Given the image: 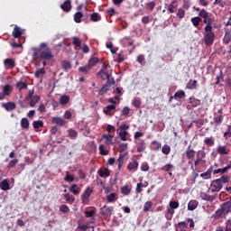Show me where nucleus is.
Instances as JSON below:
<instances>
[{
    "instance_id": "nucleus-1",
    "label": "nucleus",
    "mask_w": 231,
    "mask_h": 231,
    "mask_svg": "<svg viewBox=\"0 0 231 231\" xmlns=\"http://www.w3.org/2000/svg\"><path fill=\"white\" fill-rule=\"evenodd\" d=\"M225 183H228V177L223 175L221 178L214 180L211 182L209 190H211V192H219Z\"/></svg>"
},
{
    "instance_id": "nucleus-2",
    "label": "nucleus",
    "mask_w": 231,
    "mask_h": 231,
    "mask_svg": "<svg viewBox=\"0 0 231 231\" xmlns=\"http://www.w3.org/2000/svg\"><path fill=\"white\" fill-rule=\"evenodd\" d=\"M199 15L203 19L204 24L214 23V14H212V13H208L207 10L202 9L199 13Z\"/></svg>"
},
{
    "instance_id": "nucleus-3",
    "label": "nucleus",
    "mask_w": 231,
    "mask_h": 231,
    "mask_svg": "<svg viewBox=\"0 0 231 231\" xmlns=\"http://www.w3.org/2000/svg\"><path fill=\"white\" fill-rule=\"evenodd\" d=\"M93 194V189L90 187H88L83 194L81 195V201L83 205H88L89 203V198H91V195Z\"/></svg>"
},
{
    "instance_id": "nucleus-4",
    "label": "nucleus",
    "mask_w": 231,
    "mask_h": 231,
    "mask_svg": "<svg viewBox=\"0 0 231 231\" xmlns=\"http://www.w3.org/2000/svg\"><path fill=\"white\" fill-rule=\"evenodd\" d=\"M55 57L51 49L47 48L45 51H42L40 53V60H51Z\"/></svg>"
},
{
    "instance_id": "nucleus-5",
    "label": "nucleus",
    "mask_w": 231,
    "mask_h": 231,
    "mask_svg": "<svg viewBox=\"0 0 231 231\" xmlns=\"http://www.w3.org/2000/svg\"><path fill=\"white\" fill-rule=\"evenodd\" d=\"M214 39H216V33L214 32L204 33V44L206 46H212V44H214Z\"/></svg>"
},
{
    "instance_id": "nucleus-6",
    "label": "nucleus",
    "mask_w": 231,
    "mask_h": 231,
    "mask_svg": "<svg viewBox=\"0 0 231 231\" xmlns=\"http://www.w3.org/2000/svg\"><path fill=\"white\" fill-rule=\"evenodd\" d=\"M99 213L103 217H111V214H113V208L105 205L103 208H100Z\"/></svg>"
},
{
    "instance_id": "nucleus-7",
    "label": "nucleus",
    "mask_w": 231,
    "mask_h": 231,
    "mask_svg": "<svg viewBox=\"0 0 231 231\" xmlns=\"http://www.w3.org/2000/svg\"><path fill=\"white\" fill-rule=\"evenodd\" d=\"M220 208L222 209L225 216H226V214H230V212H231V201L224 202L220 206Z\"/></svg>"
},
{
    "instance_id": "nucleus-8",
    "label": "nucleus",
    "mask_w": 231,
    "mask_h": 231,
    "mask_svg": "<svg viewBox=\"0 0 231 231\" xmlns=\"http://www.w3.org/2000/svg\"><path fill=\"white\" fill-rule=\"evenodd\" d=\"M115 109H116V105H108L104 108L103 113L105 115H107V116H113V115H115L113 113V111H115Z\"/></svg>"
},
{
    "instance_id": "nucleus-9",
    "label": "nucleus",
    "mask_w": 231,
    "mask_h": 231,
    "mask_svg": "<svg viewBox=\"0 0 231 231\" xmlns=\"http://www.w3.org/2000/svg\"><path fill=\"white\" fill-rule=\"evenodd\" d=\"M51 124H55L56 125L62 127V125L66 124V120L60 116H53L51 118Z\"/></svg>"
},
{
    "instance_id": "nucleus-10",
    "label": "nucleus",
    "mask_w": 231,
    "mask_h": 231,
    "mask_svg": "<svg viewBox=\"0 0 231 231\" xmlns=\"http://www.w3.org/2000/svg\"><path fill=\"white\" fill-rule=\"evenodd\" d=\"M23 29L15 25L13 30V37L14 39H21V37H23Z\"/></svg>"
},
{
    "instance_id": "nucleus-11",
    "label": "nucleus",
    "mask_w": 231,
    "mask_h": 231,
    "mask_svg": "<svg viewBox=\"0 0 231 231\" xmlns=\"http://www.w3.org/2000/svg\"><path fill=\"white\" fill-rule=\"evenodd\" d=\"M214 171V168L210 166L206 172L200 173V178L203 180H210L212 178V172Z\"/></svg>"
},
{
    "instance_id": "nucleus-12",
    "label": "nucleus",
    "mask_w": 231,
    "mask_h": 231,
    "mask_svg": "<svg viewBox=\"0 0 231 231\" xmlns=\"http://www.w3.org/2000/svg\"><path fill=\"white\" fill-rule=\"evenodd\" d=\"M98 62H100V60L98 59V57H96L94 54L90 57L87 65H88L91 69V68H95V66H97Z\"/></svg>"
},
{
    "instance_id": "nucleus-13",
    "label": "nucleus",
    "mask_w": 231,
    "mask_h": 231,
    "mask_svg": "<svg viewBox=\"0 0 231 231\" xmlns=\"http://www.w3.org/2000/svg\"><path fill=\"white\" fill-rule=\"evenodd\" d=\"M4 64L6 69H14V68H15V61L10 58L5 59Z\"/></svg>"
},
{
    "instance_id": "nucleus-14",
    "label": "nucleus",
    "mask_w": 231,
    "mask_h": 231,
    "mask_svg": "<svg viewBox=\"0 0 231 231\" xmlns=\"http://www.w3.org/2000/svg\"><path fill=\"white\" fill-rule=\"evenodd\" d=\"M138 162L137 161H133L128 163L127 165V170L130 171L131 172H136L138 171Z\"/></svg>"
},
{
    "instance_id": "nucleus-15",
    "label": "nucleus",
    "mask_w": 231,
    "mask_h": 231,
    "mask_svg": "<svg viewBox=\"0 0 231 231\" xmlns=\"http://www.w3.org/2000/svg\"><path fill=\"white\" fill-rule=\"evenodd\" d=\"M200 198H201V199H203V201H209L210 203H212V201H214L216 199V196L208 195L205 192L200 193Z\"/></svg>"
},
{
    "instance_id": "nucleus-16",
    "label": "nucleus",
    "mask_w": 231,
    "mask_h": 231,
    "mask_svg": "<svg viewBox=\"0 0 231 231\" xmlns=\"http://www.w3.org/2000/svg\"><path fill=\"white\" fill-rule=\"evenodd\" d=\"M97 173L99 174L100 178H109L111 175V171L107 168H101L98 170Z\"/></svg>"
},
{
    "instance_id": "nucleus-17",
    "label": "nucleus",
    "mask_w": 231,
    "mask_h": 231,
    "mask_svg": "<svg viewBox=\"0 0 231 231\" xmlns=\"http://www.w3.org/2000/svg\"><path fill=\"white\" fill-rule=\"evenodd\" d=\"M217 151L218 154H220V156H225L226 154H230V149L226 148V146L219 145L217 148Z\"/></svg>"
},
{
    "instance_id": "nucleus-18",
    "label": "nucleus",
    "mask_w": 231,
    "mask_h": 231,
    "mask_svg": "<svg viewBox=\"0 0 231 231\" xmlns=\"http://www.w3.org/2000/svg\"><path fill=\"white\" fill-rule=\"evenodd\" d=\"M2 107L5 109V111H14L15 109L16 105L14 102H7V103H3Z\"/></svg>"
},
{
    "instance_id": "nucleus-19",
    "label": "nucleus",
    "mask_w": 231,
    "mask_h": 231,
    "mask_svg": "<svg viewBox=\"0 0 231 231\" xmlns=\"http://www.w3.org/2000/svg\"><path fill=\"white\" fill-rule=\"evenodd\" d=\"M60 8L63 12H70L71 11V0H66L62 5H60Z\"/></svg>"
},
{
    "instance_id": "nucleus-20",
    "label": "nucleus",
    "mask_w": 231,
    "mask_h": 231,
    "mask_svg": "<svg viewBox=\"0 0 231 231\" xmlns=\"http://www.w3.org/2000/svg\"><path fill=\"white\" fill-rule=\"evenodd\" d=\"M186 157L188 160H194V158L196 157V151L189 146L186 150Z\"/></svg>"
},
{
    "instance_id": "nucleus-21",
    "label": "nucleus",
    "mask_w": 231,
    "mask_h": 231,
    "mask_svg": "<svg viewBox=\"0 0 231 231\" xmlns=\"http://www.w3.org/2000/svg\"><path fill=\"white\" fill-rule=\"evenodd\" d=\"M20 106L23 108L30 107V93L27 94L23 100L20 101Z\"/></svg>"
},
{
    "instance_id": "nucleus-22",
    "label": "nucleus",
    "mask_w": 231,
    "mask_h": 231,
    "mask_svg": "<svg viewBox=\"0 0 231 231\" xmlns=\"http://www.w3.org/2000/svg\"><path fill=\"white\" fill-rule=\"evenodd\" d=\"M30 106L31 107H33L35 106V104H37V102H39V100H41V96L39 95H35L33 96V94L30 95Z\"/></svg>"
},
{
    "instance_id": "nucleus-23",
    "label": "nucleus",
    "mask_w": 231,
    "mask_h": 231,
    "mask_svg": "<svg viewBox=\"0 0 231 231\" xmlns=\"http://www.w3.org/2000/svg\"><path fill=\"white\" fill-rule=\"evenodd\" d=\"M213 120L217 125H221L223 124L224 116L223 115H218L215 113Z\"/></svg>"
},
{
    "instance_id": "nucleus-24",
    "label": "nucleus",
    "mask_w": 231,
    "mask_h": 231,
    "mask_svg": "<svg viewBox=\"0 0 231 231\" xmlns=\"http://www.w3.org/2000/svg\"><path fill=\"white\" fill-rule=\"evenodd\" d=\"M145 151V141L139 139L137 142V152H143Z\"/></svg>"
},
{
    "instance_id": "nucleus-25",
    "label": "nucleus",
    "mask_w": 231,
    "mask_h": 231,
    "mask_svg": "<svg viewBox=\"0 0 231 231\" xmlns=\"http://www.w3.org/2000/svg\"><path fill=\"white\" fill-rule=\"evenodd\" d=\"M231 169V165L228 164L227 166L222 168V169H217V170H214L213 171V174H225V172H228V171H230Z\"/></svg>"
},
{
    "instance_id": "nucleus-26",
    "label": "nucleus",
    "mask_w": 231,
    "mask_h": 231,
    "mask_svg": "<svg viewBox=\"0 0 231 231\" xmlns=\"http://www.w3.org/2000/svg\"><path fill=\"white\" fill-rule=\"evenodd\" d=\"M189 103L192 106V107H198V106L201 104V100L196 97H190L189 98Z\"/></svg>"
},
{
    "instance_id": "nucleus-27",
    "label": "nucleus",
    "mask_w": 231,
    "mask_h": 231,
    "mask_svg": "<svg viewBox=\"0 0 231 231\" xmlns=\"http://www.w3.org/2000/svg\"><path fill=\"white\" fill-rule=\"evenodd\" d=\"M198 205H199V202H198V200H190L188 203V210H196L198 208Z\"/></svg>"
},
{
    "instance_id": "nucleus-28",
    "label": "nucleus",
    "mask_w": 231,
    "mask_h": 231,
    "mask_svg": "<svg viewBox=\"0 0 231 231\" xmlns=\"http://www.w3.org/2000/svg\"><path fill=\"white\" fill-rule=\"evenodd\" d=\"M102 138L105 141L106 145H113V135L111 134H103Z\"/></svg>"
},
{
    "instance_id": "nucleus-29",
    "label": "nucleus",
    "mask_w": 231,
    "mask_h": 231,
    "mask_svg": "<svg viewBox=\"0 0 231 231\" xmlns=\"http://www.w3.org/2000/svg\"><path fill=\"white\" fill-rule=\"evenodd\" d=\"M59 103L60 106H67V104H69V97L66 95L61 96L60 97Z\"/></svg>"
},
{
    "instance_id": "nucleus-30",
    "label": "nucleus",
    "mask_w": 231,
    "mask_h": 231,
    "mask_svg": "<svg viewBox=\"0 0 231 231\" xmlns=\"http://www.w3.org/2000/svg\"><path fill=\"white\" fill-rule=\"evenodd\" d=\"M118 199V197L116 196V193H110L106 196V201L108 203H115Z\"/></svg>"
},
{
    "instance_id": "nucleus-31",
    "label": "nucleus",
    "mask_w": 231,
    "mask_h": 231,
    "mask_svg": "<svg viewBox=\"0 0 231 231\" xmlns=\"http://www.w3.org/2000/svg\"><path fill=\"white\" fill-rule=\"evenodd\" d=\"M204 143L208 145V147H214V143H216V141H214V137H206L204 139Z\"/></svg>"
},
{
    "instance_id": "nucleus-32",
    "label": "nucleus",
    "mask_w": 231,
    "mask_h": 231,
    "mask_svg": "<svg viewBox=\"0 0 231 231\" xmlns=\"http://www.w3.org/2000/svg\"><path fill=\"white\" fill-rule=\"evenodd\" d=\"M61 68L64 71H69V69H71V62L69 60H63L61 62Z\"/></svg>"
},
{
    "instance_id": "nucleus-33",
    "label": "nucleus",
    "mask_w": 231,
    "mask_h": 231,
    "mask_svg": "<svg viewBox=\"0 0 231 231\" xmlns=\"http://www.w3.org/2000/svg\"><path fill=\"white\" fill-rule=\"evenodd\" d=\"M0 189L2 190H10V183L8 182L7 180H4L0 183Z\"/></svg>"
},
{
    "instance_id": "nucleus-34",
    "label": "nucleus",
    "mask_w": 231,
    "mask_h": 231,
    "mask_svg": "<svg viewBox=\"0 0 231 231\" xmlns=\"http://www.w3.org/2000/svg\"><path fill=\"white\" fill-rule=\"evenodd\" d=\"M90 20L93 23H98V21L102 20V16H100V14H98V13H93L90 14Z\"/></svg>"
},
{
    "instance_id": "nucleus-35",
    "label": "nucleus",
    "mask_w": 231,
    "mask_h": 231,
    "mask_svg": "<svg viewBox=\"0 0 231 231\" xmlns=\"http://www.w3.org/2000/svg\"><path fill=\"white\" fill-rule=\"evenodd\" d=\"M185 97H187V95L185 94V91H183V90H178L174 94L175 100H178V98L179 99L185 98Z\"/></svg>"
},
{
    "instance_id": "nucleus-36",
    "label": "nucleus",
    "mask_w": 231,
    "mask_h": 231,
    "mask_svg": "<svg viewBox=\"0 0 231 231\" xmlns=\"http://www.w3.org/2000/svg\"><path fill=\"white\" fill-rule=\"evenodd\" d=\"M69 190H70V192H73L75 194V196L80 194V188H79V186L77 184H72L69 187Z\"/></svg>"
},
{
    "instance_id": "nucleus-37",
    "label": "nucleus",
    "mask_w": 231,
    "mask_h": 231,
    "mask_svg": "<svg viewBox=\"0 0 231 231\" xmlns=\"http://www.w3.org/2000/svg\"><path fill=\"white\" fill-rule=\"evenodd\" d=\"M200 156L198 155L195 162H194V166L195 167H198V165H199V162H202L203 158H205L206 154H205V152H200Z\"/></svg>"
},
{
    "instance_id": "nucleus-38",
    "label": "nucleus",
    "mask_w": 231,
    "mask_h": 231,
    "mask_svg": "<svg viewBox=\"0 0 231 231\" xmlns=\"http://www.w3.org/2000/svg\"><path fill=\"white\" fill-rule=\"evenodd\" d=\"M121 194H123V196H129V194H131V187L123 186L121 188Z\"/></svg>"
},
{
    "instance_id": "nucleus-39",
    "label": "nucleus",
    "mask_w": 231,
    "mask_h": 231,
    "mask_svg": "<svg viewBox=\"0 0 231 231\" xmlns=\"http://www.w3.org/2000/svg\"><path fill=\"white\" fill-rule=\"evenodd\" d=\"M109 89H111V87L106 83L98 91V95H106V93L108 92Z\"/></svg>"
},
{
    "instance_id": "nucleus-40",
    "label": "nucleus",
    "mask_w": 231,
    "mask_h": 231,
    "mask_svg": "<svg viewBox=\"0 0 231 231\" xmlns=\"http://www.w3.org/2000/svg\"><path fill=\"white\" fill-rule=\"evenodd\" d=\"M125 160V154H119V158L117 159L118 163V169H122V166L124 165V161Z\"/></svg>"
},
{
    "instance_id": "nucleus-41",
    "label": "nucleus",
    "mask_w": 231,
    "mask_h": 231,
    "mask_svg": "<svg viewBox=\"0 0 231 231\" xmlns=\"http://www.w3.org/2000/svg\"><path fill=\"white\" fill-rule=\"evenodd\" d=\"M82 17H84V14L81 12H78L74 14V21L75 23H82Z\"/></svg>"
},
{
    "instance_id": "nucleus-42",
    "label": "nucleus",
    "mask_w": 231,
    "mask_h": 231,
    "mask_svg": "<svg viewBox=\"0 0 231 231\" xmlns=\"http://www.w3.org/2000/svg\"><path fill=\"white\" fill-rule=\"evenodd\" d=\"M187 89H197L198 88V80H193L192 83L189 82L186 85Z\"/></svg>"
},
{
    "instance_id": "nucleus-43",
    "label": "nucleus",
    "mask_w": 231,
    "mask_h": 231,
    "mask_svg": "<svg viewBox=\"0 0 231 231\" xmlns=\"http://www.w3.org/2000/svg\"><path fill=\"white\" fill-rule=\"evenodd\" d=\"M21 127L23 129H28V127H30V121H28V118H22Z\"/></svg>"
},
{
    "instance_id": "nucleus-44",
    "label": "nucleus",
    "mask_w": 231,
    "mask_h": 231,
    "mask_svg": "<svg viewBox=\"0 0 231 231\" xmlns=\"http://www.w3.org/2000/svg\"><path fill=\"white\" fill-rule=\"evenodd\" d=\"M16 88L21 91L22 89H27L28 88V84L23 81H18L16 83Z\"/></svg>"
},
{
    "instance_id": "nucleus-45",
    "label": "nucleus",
    "mask_w": 231,
    "mask_h": 231,
    "mask_svg": "<svg viewBox=\"0 0 231 231\" xmlns=\"http://www.w3.org/2000/svg\"><path fill=\"white\" fill-rule=\"evenodd\" d=\"M72 44L74 46H77V48H80V46H82V41L80 40V38L79 37H73L72 38Z\"/></svg>"
},
{
    "instance_id": "nucleus-46",
    "label": "nucleus",
    "mask_w": 231,
    "mask_h": 231,
    "mask_svg": "<svg viewBox=\"0 0 231 231\" xmlns=\"http://www.w3.org/2000/svg\"><path fill=\"white\" fill-rule=\"evenodd\" d=\"M33 129H42V127H44V123L42 121H34L32 123Z\"/></svg>"
},
{
    "instance_id": "nucleus-47",
    "label": "nucleus",
    "mask_w": 231,
    "mask_h": 231,
    "mask_svg": "<svg viewBox=\"0 0 231 231\" xmlns=\"http://www.w3.org/2000/svg\"><path fill=\"white\" fill-rule=\"evenodd\" d=\"M223 215H225V213L223 212V209H221L220 208L212 215V217H214L215 219H219V217H221Z\"/></svg>"
},
{
    "instance_id": "nucleus-48",
    "label": "nucleus",
    "mask_w": 231,
    "mask_h": 231,
    "mask_svg": "<svg viewBox=\"0 0 231 231\" xmlns=\"http://www.w3.org/2000/svg\"><path fill=\"white\" fill-rule=\"evenodd\" d=\"M79 71H80V73L88 74L89 71H91V67H89V65L79 67Z\"/></svg>"
},
{
    "instance_id": "nucleus-49",
    "label": "nucleus",
    "mask_w": 231,
    "mask_h": 231,
    "mask_svg": "<svg viewBox=\"0 0 231 231\" xmlns=\"http://www.w3.org/2000/svg\"><path fill=\"white\" fill-rule=\"evenodd\" d=\"M97 75L99 77H101L102 80H107L110 76H109V72L107 71H103V72H100V70L97 72Z\"/></svg>"
},
{
    "instance_id": "nucleus-50",
    "label": "nucleus",
    "mask_w": 231,
    "mask_h": 231,
    "mask_svg": "<svg viewBox=\"0 0 231 231\" xmlns=\"http://www.w3.org/2000/svg\"><path fill=\"white\" fill-rule=\"evenodd\" d=\"M152 151H160L162 149V144L158 143L157 141L152 142Z\"/></svg>"
},
{
    "instance_id": "nucleus-51",
    "label": "nucleus",
    "mask_w": 231,
    "mask_h": 231,
    "mask_svg": "<svg viewBox=\"0 0 231 231\" xmlns=\"http://www.w3.org/2000/svg\"><path fill=\"white\" fill-rule=\"evenodd\" d=\"M191 23L195 28H198L199 26V23H201V18L200 17H193L191 18Z\"/></svg>"
},
{
    "instance_id": "nucleus-52",
    "label": "nucleus",
    "mask_w": 231,
    "mask_h": 231,
    "mask_svg": "<svg viewBox=\"0 0 231 231\" xmlns=\"http://www.w3.org/2000/svg\"><path fill=\"white\" fill-rule=\"evenodd\" d=\"M152 208V202L146 201L143 205V212H149Z\"/></svg>"
},
{
    "instance_id": "nucleus-53",
    "label": "nucleus",
    "mask_w": 231,
    "mask_h": 231,
    "mask_svg": "<svg viewBox=\"0 0 231 231\" xmlns=\"http://www.w3.org/2000/svg\"><path fill=\"white\" fill-rule=\"evenodd\" d=\"M172 169H174V165L168 163L162 168V171H163L164 172H171Z\"/></svg>"
},
{
    "instance_id": "nucleus-54",
    "label": "nucleus",
    "mask_w": 231,
    "mask_h": 231,
    "mask_svg": "<svg viewBox=\"0 0 231 231\" xmlns=\"http://www.w3.org/2000/svg\"><path fill=\"white\" fill-rule=\"evenodd\" d=\"M3 92L5 93V95L8 97L10 93H12V86L10 85L4 86Z\"/></svg>"
},
{
    "instance_id": "nucleus-55",
    "label": "nucleus",
    "mask_w": 231,
    "mask_h": 231,
    "mask_svg": "<svg viewBox=\"0 0 231 231\" xmlns=\"http://www.w3.org/2000/svg\"><path fill=\"white\" fill-rule=\"evenodd\" d=\"M127 134H129V133H127V131H121L119 133V137L122 140V142H127Z\"/></svg>"
},
{
    "instance_id": "nucleus-56",
    "label": "nucleus",
    "mask_w": 231,
    "mask_h": 231,
    "mask_svg": "<svg viewBox=\"0 0 231 231\" xmlns=\"http://www.w3.org/2000/svg\"><path fill=\"white\" fill-rule=\"evenodd\" d=\"M19 163V160L17 159H13L9 162L7 165V169H13V167H15Z\"/></svg>"
},
{
    "instance_id": "nucleus-57",
    "label": "nucleus",
    "mask_w": 231,
    "mask_h": 231,
    "mask_svg": "<svg viewBox=\"0 0 231 231\" xmlns=\"http://www.w3.org/2000/svg\"><path fill=\"white\" fill-rule=\"evenodd\" d=\"M162 154H171V146L164 144L162 148Z\"/></svg>"
},
{
    "instance_id": "nucleus-58",
    "label": "nucleus",
    "mask_w": 231,
    "mask_h": 231,
    "mask_svg": "<svg viewBox=\"0 0 231 231\" xmlns=\"http://www.w3.org/2000/svg\"><path fill=\"white\" fill-rule=\"evenodd\" d=\"M44 73H46V70L44 69V68L38 69L35 72V77H37V79H39L40 77H42L44 75Z\"/></svg>"
},
{
    "instance_id": "nucleus-59",
    "label": "nucleus",
    "mask_w": 231,
    "mask_h": 231,
    "mask_svg": "<svg viewBox=\"0 0 231 231\" xmlns=\"http://www.w3.org/2000/svg\"><path fill=\"white\" fill-rule=\"evenodd\" d=\"M174 3H176V0L172 1V2L170 4V5H169L168 12H169L170 14H174V12H175L174 10H176V8H177V6L174 5Z\"/></svg>"
},
{
    "instance_id": "nucleus-60",
    "label": "nucleus",
    "mask_w": 231,
    "mask_h": 231,
    "mask_svg": "<svg viewBox=\"0 0 231 231\" xmlns=\"http://www.w3.org/2000/svg\"><path fill=\"white\" fill-rule=\"evenodd\" d=\"M177 17H178L179 19H183V18H185V9L180 8V9L178 10V12H177Z\"/></svg>"
},
{
    "instance_id": "nucleus-61",
    "label": "nucleus",
    "mask_w": 231,
    "mask_h": 231,
    "mask_svg": "<svg viewBox=\"0 0 231 231\" xmlns=\"http://www.w3.org/2000/svg\"><path fill=\"white\" fill-rule=\"evenodd\" d=\"M212 24L214 23H206V26L204 28L206 33H214L212 32Z\"/></svg>"
},
{
    "instance_id": "nucleus-62",
    "label": "nucleus",
    "mask_w": 231,
    "mask_h": 231,
    "mask_svg": "<svg viewBox=\"0 0 231 231\" xmlns=\"http://www.w3.org/2000/svg\"><path fill=\"white\" fill-rule=\"evenodd\" d=\"M60 210L62 212V214H68L69 212V207L67 205H61L60 207Z\"/></svg>"
},
{
    "instance_id": "nucleus-63",
    "label": "nucleus",
    "mask_w": 231,
    "mask_h": 231,
    "mask_svg": "<svg viewBox=\"0 0 231 231\" xmlns=\"http://www.w3.org/2000/svg\"><path fill=\"white\" fill-rule=\"evenodd\" d=\"M69 136L72 139L77 138V136H79V134L77 133V131L73 130V129H69Z\"/></svg>"
},
{
    "instance_id": "nucleus-64",
    "label": "nucleus",
    "mask_w": 231,
    "mask_h": 231,
    "mask_svg": "<svg viewBox=\"0 0 231 231\" xmlns=\"http://www.w3.org/2000/svg\"><path fill=\"white\" fill-rule=\"evenodd\" d=\"M224 138H231V126L227 125V131L224 133Z\"/></svg>"
}]
</instances>
